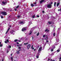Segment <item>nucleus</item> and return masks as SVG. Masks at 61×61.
Masks as SVG:
<instances>
[{
	"label": "nucleus",
	"instance_id": "obj_1",
	"mask_svg": "<svg viewBox=\"0 0 61 61\" xmlns=\"http://www.w3.org/2000/svg\"><path fill=\"white\" fill-rule=\"evenodd\" d=\"M52 6V4H47L46 5V7L48 8H51Z\"/></svg>",
	"mask_w": 61,
	"mask_h": 61
},
{
	"label": "nucleus",
	"instance_id": "obj_2",
	"mask_svg": "<svg viewBox=\"0 0 61 61\" xmlns=\"http://www.w3.org/2000/svg\"><path fill=\"white\" fill-rule=\"evenodd\" d=\"M1 14L3 15H7V14H6V12H1Z\"/></svg>",
	"mask_w": 61,
	"mask_h": 61
},
{
	"label": "nucleus",
	"instance_id": "obj_3",
	"mask_svg": "<svg viewBox=\"0 0 61 61\" xmlns=\"http://www.w3.org/2000/svg\"><path fill=\"white\" fill-rule=\"evenodd\" d=\"M31 46V45L30 44H28L27 46V48L28 49H29Z\"/></svg>",
	"mask_w": 61,
	"mask_h": 61
},
{
	"label": "nucleus",
	"instance_id": "obj_4",
	"mask_svg": "<svg viewBox=\"0 0 61 61\" xmlns=\"http://www.w3.org/2000/svg\"><path fill=\"white\" fill-rule=\"evenodd\" d=\"M26 30V29L25 28H22L21 30L22 31H25V30Z\"/></svg>",
	"mask_w": 61,
	"mask_h": 61
},
{
	"label": "nucleus",
	"instance_id": "obj_5",
	"mask_svg": "<svg viewBox=\"0 0 61 61\" xmlns=\"http://www.w3.org/2000/svg\"><path fill=\"white\" fill-rule=\"evenodd\" d=\"M45 1V0H40V4H42L43 2H44Z\"/></svg>",
	"mask_w": 61,
	"mask_h": 61
},
{
	"label": "nucleus",
	"instance_id": "obj_6",
	"mask_svg": "<svg viewBox=\"0 0 61 61\" xmlns=\"http://www.w3.org/2000/svg\"><path fill=\"white\" fill-rule=\"evenodd\" d=\"M6 41H5V43L6 44H7V42L9 43V41H8V40L7 39Z\"/></svg>",
	"mask_w": 61,
	"mask_h": 61
},
{
	"label": "nucleus",
	"instance_id": "obj_7",
	"mask_svg": "<svg viewBox=\"0 0 61 61\" xmlns=\"http://www.w3.org/2000/svg\"><path fill=\"white\" fill-rule=\"evenodd\" d=\"M14 32L15 30H12L10 31V33H11V34H13V33H14Z\"/></svg>",
	"mask_w": 61,
	"mask_h": 61
},
{
	"label": "nucleus",
	"instance_id": "obj_8",
	"mask_svg": "<svg viewBox=\"0 0 61 61\" xmlns=\"http://www.w3.org/2000/svg\"><path fill=\"white\" fill-rule=\"evenodd\" d=\"M42 47H40L39 48V49L38 50V52H40L41 50V49H42Z\"/></svg>",
	"mask_w": 61,
	"mask_h": 61
},
{
	"label": "nucleus",
	"instance_id": "obj_9",
	"mask_svg": "<svg viewBox=\"0 0 61 61\" xmlns=\"http://www.w3.org/2000/svg\"><path fill=\"white\" fill-rule=\"evenodd\" d=\"M10 28H8V30H7V32H6L5 33V34H7V33H8V31L9 30H10Z\"/></svg>",
	"mask_w": 61,
	"mask_h": 61
},
{
	"label": "nucleus",
	"instance_id": "obj_10",
	"mask_svg": "<svg viewBox=\"0 0 61 61\" xmlns=\"http://www.w3.org/2000/svg\"><path fill=\"white\" fill-rule=\"evenodd\" d=\"M20 23L21 25H23L24 24V22L23 21L20 22Z\"/></svg>",
	"mask_w": 61,
	"mask_h": 61
},
{
	"label": "nucleus",
	"instance_id": "obj_11",
	"mask_svg": "<svg viewBox=\"0 0 61 61\" xmlns=\"http://www.w3.org/2000/svg\"><path fill=\"white\" fill-rule=\"evenodd\" d=\"M22 45V44H19L18 45H17V46L19 47V46H21Z\"/></svg>",
	"mask_w": 61,
	"mask_h": 61
},
{
	"label": "nucleus",
	"instance_id": "obj_12",
	"mask_svg": "<svg viewBox=\"0 0 61 61\" xmlns=\"http://www.w3.org/2000/svg\"><path fill=\"white\" fill-rule=\"evenodd\" d=\"M19 51H20V50H19L18 51H17V53L18 54H19L20 53V52Z\"/></svg>",
	"mask_w": 61,
	"mask_h": 61
},
{
	"label": "nucleus",
	"instance_id": "obj_13",
	"mask_svg": "<svg viewBox=\"0 0 61 61\" xmlns=\"http://www.w3.org/2000/svg\"><path fill=\"white\" fill-rule=\"evenodd\" d=\"M60 4V3H58L57 4V7H58V6H59V5Z\"/></svg>",
	"mask_w": 61,
	"mask_h": 61
},
{
	"label": "nucleus",
	"instance_id": "obj_14",
	"mask_svg": "<svg viewBox=\"0 0 61 61\" xmlns=\"http://www.w3.org/2000/svg\"><path fill=\"white\" fill-rule=\"evenodd\" d=\"M30 5L32 7H34V5H33V4H31Z\"/></svg>",
	"mask_w": 61,
	"mask_h": 61
},
{
	"label": "nucleus",
	"instance_id": "obj_15",
	"mask_svg": "<svg viewBox=\"0 0 61 61\" xmlns=\"http://www.w3.org/2000/svg\"><path fill=\"white\" fill-rule=\"evenodd\" d=\"M2 3L3 4H4V5H5V4H6V2H5L4 1H3Z\"/></svg>",
	"mask_w": 61,
	"mask_h": 61
},
{
	"label": "nucleus",
	"instance_id": "obj_16",
	"mask_svg": "<svg viewBox=\"0 0 61 61\" xmlns=\"http://www.w3.org/2000/svg\"><path fill=\"white\" fill-rule=\"evenodd\" d=\"M18 41V40L16 39L14 41L15 42H17V41Z\"/></svg>",
	"mask_w": 61,
	"mask_h": 61
},
{
	"label": "nucleus",
	"instance_id": "obj_17",
	"mask_svg": "<svg viewBox=\"0 0 61 61\" xmlns=\"http://www.w3.org/2000/svg\"><path fill=\"white\" fill-rule=\"evenodd\" d=\"M56 2H55L54 3V6L55 7L56 6Z\"/></svg>",
	"mask_w": 61,
	"mask_h": 61
},
{
	"label": "nucleus",
	"instance_id": "obj_18",
	"mask_svg": "<svg viewBox=\"0 0 61 61\" xmlns=\"http://www.w3.org/2000/svg\"><path fill=\"white\" fill-rule=\"evenodd\" d=\"M47 39H48V37L47 36V37L46 38H45L44 39L45 40H47Z\"/></svg>",
	"mask_w": 61,
	"mask_h": 61
},
{
	"label": "nucleus",
	"instance_id": "obj_19",
	"mask_svg": "<svg viewBox=\"0 0 61 61\" xmlns=\"http://www.w3.org/2000/svg\"><path fill=\"white\" fill-rule=\"evenodd\" d=\"M35 15H34L33 16H32V17H33V18H35Z\"/></svg>",
	"mask_w": 61,
	"mask_h": 61
},
{
	"label": "nucleus",
	"instance_id": "obj_20",
	"mask_svg": "<svg viewBox=\"0 0 61 61\" xmlns=\"http://www.w3.org/2000/svg\"><path fill=\"white\" fill-rule=\"evenodd\" d=\"M56 41L57 42H58L59 41V39H58L56 40Z\"/></svg>",
	"mask_w": 61,
	"mask_h": 61
},
{
	"label": "nucleus",
	"instance_id": "obj_21",
	"mask_svg": "<svg viewBox=\"0 0 61 61\" xmlns=\"http://www.w3.org/2000/svg\"><path fill=\"white\" fill-rule=\"evenodd\" d=\"M48 23L49 24H51L52 23V22H48Z\"/></svg>",
	"mask_w": 61,
	"mask_h": 61
},
{
	"label": "nucleus",
	"instance_id": "obj_22",
	"mask_svg": "<svg viewBox=\"0 0 61 61\" xmlns=\"http://www.w3.org/2000/svg\"><path fill=\"white\" fill-rule=\"evenodd\" d=\"M39 33L38 32L37 34V36H39Z\"/></svg>",
	"mask_w": 61,
	"mask_h": 61
},
{
	"label": "nucleus",
	"instance_id": "obj_23",
	"mask_svg": "<svg viewBox=\"0 0 61 61\" xmlns=\"http://www.w3.org/2000/svg\"><path fill=\"white\" fill-rule=\"evenodd\" d=\"M39 55H40V54H39V52H38L37 56H39Z\"/></svg>",
	"mask_w": 61,
	"mask_h": 61
},
{
	"label": "nucleus",
	"instance_id": "obj_24",
	"mask_svg": "<svg viewBox=\"0 0 61 61\" xmlns=\"http://www.w3.org/2000/svg\"><path fill=\"white\" fill-rule=\"evenodd\" d=\"M53 36H55V35H56V33H53Z\"/></svg>",
	"mask_w": 61,
	"mask_h": 61
},
{
	"label": "nucleus",
	"instance_id": "obj_25",
	"mask_svg": "<svg viewBox=\"0 0 61 61\" xmlns=\"http://www.w3.org/2000/svg\"><path fill=\"white\" fill-rule=\"evenodd\" d=\"M27 44H28V42H27V43H24V45H27Z\"/></svg>",
	"mask_w": 61,
	"mask_h": 61
},
{
	"label": "nucleus",
	"instance_id": "obj_26",
	"mask_svg": "<svg viewBox=\"0 0 61 61\" xmlns=\"http://www.w3.org/2000/svg\"><path fill=\"white\" fill-rule=\"evenodd\" d=\"M19 7V6L18 5L17 6V7H16V8H18Z\"/></svg>",
	"mask_w": 61,
	"mask_h": 61
},
{
	"label": "nucleus",
	"instance_id": "obj_27",
	"mask_svg": "<svg viewBox=\"0 0 61 61\" xmlns=\"http://www.w3.org/2000/svg\"><path fill=\"white\" fill-rule=\"evenodd\" d=\"M60 51L59 50H57V52H59Z\"/></svg>",
	"mask_w": 61,
	"mask_h": 61
},
{
	"label": "nucleus",
	"instance_id": "obj_28",
	"mask_svg": "<svg viewBox=\"0 0 61 61\" xmlns=\"http://www.w3.org/2000/svg\"><path fill=\"white\" fill-rule=\"evenodd\" d=\"M17 17H18V18H19V17H21V16H20V15H18L17 16Z\"/></svg>",
	"mask_w": 61,
	"mask_h": 61
},
{
	"label": "nucleus",
	"instance_id": "obj_29",
	"mask_svg": "<svg viewBox=\"0 0 61 61\" xmlns=\"http://www.w3.org/2000/svg\"><path fill=\"white\" fill-rule=\"evenodd\" d=\"M36 58H39V56H38L37 55V56Z\"/></svg>",
	"mask_w": 61,
	"mask_h": 61
},
{
	"label": "nucleus",
	"instance_id": "obj_30",
	"mask_svg": "<svg viewBox=\"0 0 61 61\" xmlns=\"http://www.w3.org/2000/svg\"><path fill=\"white\" fill-rule=\"evenodd\" d=\"M3 46V45L2 44H0V47H2Z\"/></svg>",
	"mask_w": 61,
	"mask_h": 61
},
{
	"label": "nucleus",
	"instance_id": "obj_31",
	"mask_svg": "<svg viewBox=\"0 0 61 61\" xmlns=\"http://www.w3.org/2000/svg\"><path fill=\"white\" fill-rule=\"evenodd\" d=\"M58 11H61V8L60 9H59L58 10Z\"/></svg>",
	"mask_w": 61,
	"mask_h": 61
},
{
	"label": "nucleus",
	"instance_id": "obj_32",
	"mask_svg": "<svg viewBox=\"0 0 61 61\" xmlns=\"http://www.w3.org/2000/svg\"><path fill=\"white\" fill-rule=\"evenodd\" d=\"M51 52L53 51V49H51Z\"/></svg>",
	"mask_w": 61,
	"mask_h": 61
},
{
	"label": "nucleus",
	"instance_id": "obj_33",
	"mask_svg": "<svg viewBox=\"0 0 61 61\" xmlns=\"http://www.w3.org/2000/svg\"><path fill=\"white\" fill-rule=\"evenodd\" d=\"M46 37V35H44L43 36V37Z\"/></svg>",
	"mask_w": 61,
	"mask_h": 61
},
{
	"label": "nucleus",
	"instance_id": "obj_34",
	"mask_svg": "<svg viewBox=\"0 0 61 61\" xmlns=\"http://www.w3.org/2000/svg\"><path fill=\"white\" fill-rule=\"evenodd\" d=\"M47 31V29H46V30H45V32H46V31Z\"/></svg>",
	"mask_w": 61,
	"mask_h": 61
},
{
	"label": "nucleus",
	"instance_id": "obj_35",
	"mask_svg": "<svg viewBox=\"0 0 61 61\" xmlns=\"http://www.w3.org/2000/svg\"><path fill=\"white\" fill-rule=\"evenodd\" d=\"M42 12L43 13H45V11H44V10H43L42 11Z\"/></svg>",
	"mask_w": 61,
	"mask_h": 61
},
{
	"label": "nucleus",
	"instance_id": "obj_36",
	"mask_svg": "<svg viewBox=\"0 0 61 61\" xmlns=\"http://www.w3.org/2000/svg\"><path fill=\"white\" fill-rule=\"evenodd\" d=\"M9 48H11V46H9Z\"/></svg>",
	"mask_w": 61,
	"mask_h": 61
},
{
	"label": "nucleus",
	"instance_id": "obj_37",
	"mask_svg": "<svg viewBox=\"0 0 61 61\" xmlns=\"http://www.w3.org/2000/svg\"><path fill=\"white\" fill-rule=\"evenodd\" d=\"M46 43H48L49 42L48 41H47V40H46Z\"/></svg>",
	"mask_w": 61,
	"mask_h": 61
},
{
	"label": "nucleus",
	"instance_id": "obj_38",
	"mask_svg": "<svg viewBox=\"0 0 61 61\" xmlns=\"http://www.w3.org/2000/svg\"><path fill=\"white\" fill-rule=\"evenodd\" d=\"M1 18H4V17H3V16H1Z\"/></svg>",
	"mask_w": 61,
	"mask_h": 61
},
{
	"label": "nucleus",
	"instance_id": "obj_39",
	"mask_svg": "<svg viewBox=\"0 0 61 61\" xmlns=\"http://www.w3.org/2000/svg\"><path fill=\"white\" fill-rule=\"evenodd\" d=\"M14 10H15V11H17V10L15 8V9H14Z\"/></svg>",
	"mask_w": 61,
	"mask_h": 61
},
{
	"label": "nucleus",
	"instance_id": "obj_40",
	"mask_svg": "<svg viewBox=\"0 0 61 61\" xmlns=\"http://www.w3.org/2000/svg\"><path fill=\"white\" fill-rule=\"evenodd\" d=\"M36 2H35L34 3V5H36Z\"/></svg>",
	"mask_w": 61,
	"mask_h": 61
},
{
	"label": "nucleus",
	"instance_id": "obj_41",
	"mask_svg": "<svg viewBox=\"0 0 61 61\" xmlns=\"http://www.w3.org/2000/svg\"><path fill=\"white\" fill-rule=\"evenodd\" d=\"M21 47H18V48H19V49H21Z\"/></svg>",
	"mask_w": 61,
	"mask_h": 61
},
{
	"label": "nucleus",
	"instance_id": "obj_42",
	"mask_svg": "<svg viewBox=\"0 0 61 61\" xmlns=\"http://www.w3.org/2000/svg\"><path fill=\"white\" fill-rule=\"evenodd\" d=\"M39 17V15H37V17Z\"/></svg>",
	"mask_w": 61,
	"mask_h": 61
},
{
	"label": "nucleus",
	"instance_id": "obj_43",
	"mask_svg": "<svg viewBox=\"0 0 61 61\" xmlns=\"http://www.w3.org/2000/svg\"><path fill=\"white\" fill-rule=\"evenodd\" d=\"M30 33L32 34V31H30Z\"/></svg>",
	"mask_w": 61,
	"mask_h": 61
},
{
	"label": "nucleus",
	"instance_id": "obj_44",
	"mask_svg": "<svg viewBox=\"0 0 61 61\" xmlns=\"http://www.w3.org/2000/svg\"><path fill=\"white\" fill-rule=\"evenodd\" d=\"M11 59H13V56H12V57H11Z\"/></svg>",
	"mask_w": 61,
	"mask_h": 61
},
{
	"label": "nucleus",
	"instance_id": "obj_45",
	"mask_svg": "<svg viewBox=\"0 0 61 61\" xmlns=\"http://www.w3.org/2000/svg\"><path fill=\"white\" fill-rule=\"evenodd\" d=\"M16 43L17 44H19V43L18 42H17Z\"/></svg>",
	"mask_w": 61,
	"mask_h": 61
},
{
	"label": "nucleus",
	"instance_id": "obj_46",
	"mask_svg": "<svg viewBox=\"0 0 61 61\" xmlns=\"http://www.w3.org/2000/svg\"><path fill=\"white\" fill-rule=\"evenodd\" d=\"M49 60H50V59L48 58V61H49Z\"/></svg>",
	"mask_w": 61,
	"mask_h": 61
},
{
	"label": "nucleus",
	"instance_id": "obj_47",
	"mask_svg": "<svg viewBox=\"0 0 61 61\" xmlns=\"http://www.w3.org/2000/svg\"><path fill=\"white\" fill-rule=\"evenodd\" d=\"M18 41H19V42H21V41L20 40H18Z\"/></svg>",
	"mask_w": 61,
	"mask_h": 61
},
{
	"label": "nucleus",
	"instance_id": "obj_48",
	"mask_svg": "<svg viewBox=\"0 0 61 61\" xmlns=\"http://www.w3.org/2000/svg\"><path fill=\"white\" fill-rule=\"evenodd\" d=\"M12 55H13V54H11V56H12Z\"/></svg>",
	"mask_w": 61,
	"mask_h": 61
},
{
	"label": "nucleus",
	"instance_id": "obj_49",
	"mask_svg": "<svg viewBox=\"0 0 61 61\" xmlns=\"http://www.w3.org/2000/svg\"><path fill=\"white\" fill-rule=\"evenodd\" d=\"M60 60H61V57H60V59H59Z\"/></svg>",
	"mask_w": 61,
	"mask_h": 61
},
{
	"label": "nucleus",
	"instance_id": "obj_50",
	"mask_svg": "<svg viewBox=\"0 0 61 61\" xmlns=\"http://www.w3.org/2000/svg\"><path fill=\"white\" fill-rule=\"evenodd\" d=\"M32 49H33V50H34V48L32 47Z\"/></svg>",
	"mask_w": 61,
	"mask_h": 61
},
{
	"label": "nucleus",
	"instance_id": "obj_51",
	"mask_svg": "<svg viewBox=\"0 0 61 61\" xmlns=\"http://www.w3.org/2000/svg\"><path fill=\"white\" fill-rule=\"evenodd\" d=\"M51 4H53V2H51Z\"/></svg>",
	"mask_w": 61,
	"mask_h": 61
},
{
	"label": "nucleus",
	"instance_id": "obj_52",
	"mask_svg": "<svg viewBox=\"0 0 61 61\" xmlns=\"http://www.w3.org/2000/svg\"><path fill=\"white\" fill-rule=\"evenodd\" d=\"M31 34V33H30H30H29L30 35Z\"/></svg>",
	"mask_w": 61,
	"mask_h": 61
},
{
	"label": "nucleus",
	"instance_id": "obj_53",
	"mask_svg": "<svg viewBox=\"0 0 61 61\" xmlns=\"http://www.w3.org/2000/svg\"><path fill=\"white\" fill-rule=\"evenodd\" d=\"M39 46H38L37 47V48H39Z\"/></svg>",
	"mask_w": 61,
	"mask_h": 61
},
{
	"label": "nucleus",
	"instance_id": "obj_54",
	"mask_svg": "<svg viewBox=\"0 0 61 61\" xmlns=\"http://www.w3.org/2000/svg\"><path fill=\"white\" fill-rule=\"evenodd\" d=\"M8 52H9V51H7V53H8Z\"/></svg>",
	"mask_w": 61,
	"mask_h": 61
},
{
	"label": "nucleus",
	"instance_id": "obj_55",
	"mask_svg": "<svg viewBox=\"0 0 61 61\" xmlns=\"http://www.w3.org/2000/svg\"><path fill=\"white\" fill-rule=\"evenodd\" d=\"M33 45H32V46H31V48H33Z\"/></svg>",
	"mask_w": 61,
	"mask_h": 61
},
{
	"label": "nucleus",
	"instance_id": "obj_56",
	"mask_svg": "<svg viewBox=\"0 0 61 61\" xmlns=\"http://www.w3.org/2000/svg\"><path fill=\"white\" fill-rule=\"evenodd\" d=\"M36 49H34V51H36Z\"/></svg>",
	"mask_w": 61,
	"mask_h": 61
},
{
	"label": "nucleus",
	"instance_id": "obj_57",
	"mask_svg": "<svg viewBox=\"0 0 61 61\" xmlns=\"http://www.w3.org/2000/svg\"><path fill=\"white\" fill-rule=\"evenodd\" d=\"M47 32H49V30H48L47 31Z\"/></svg>",
	"mask_w": 61,
	"mask_h": 61
},
{
	"label": "nucleus",
	"instance_id": "obj_58",
	"mask_svg": "<svg viewBox=\"0 0 61 61\" xmlns=\"http://www.w3.org/2000/svg\"><path fill=\"white\" fill-rule=\"evenodd\" d=\"M51 61H53V60H52V59H51Z\"/></svg>",
	"mask_w": 61,
	"mask_h": 61
},
{
	"label": "nucleus",
	"instance_id": "obj_59",
	"mask_svg": "<svg viewBox=\"0 0 61 61\" xmlns=\"http://www.w3.org/2000/svg\"><path fill=\"white\" fill-rule=\"evenodd\" d=\"M27 38H26V39L25 40H27Z\"/></svg>",
	"mask_w": 61,
	"mask_h": 61
},
{
	"label": "nucleus",
	"instance_id": "obj_60",
	"mask_svg": "<svg viewBox=\"0 0 61 61\" xmlns=\"http://www.w3.org/2000/svg\"><path fill=\"white\" fill-rule=\"evenodd\" d=\"M9 27H11V25Z\"/></svg>",
	"mask_w": 61,
	"mask_h": 61
},
{
	"label": "nucleus",
	"instance_id": "obj_61",
	"mask_svg": "<svg viewBox=\"0 0 61 61\" xmlns=\"http://www.w3.org/2000/svg\"><path fill=\"white\" fill-rule=\"evenodd\" d=\"M11 59V61H13V59Z\"/></svg>",
	"mask_w": 61,
	"mask_h": 61
},
{
	"label": "nucleus",
	"instance_id": "obj_62",
	"mask_svg": "<svg viewBox=\"0 0 61 61\" xmlns=\"http://www.w3.org/2000/svg\"><path fill=\"white\" fill-rule=\"evenodd\" d=\"M32 39H33V37H32Z\"/></svg>",
	"mask_w": 61,
	"mask_h": 61
},
{
	"label": "nucleus",
	"instance_id": "obj_63",
	"mask_svg": "<svg viewBox=\"0 0 61 61\" xmlns=\"http://www.w3.org/2000/svg\"><path fill=\"white\" fill-rule=\"evenodd\" d=\"M1 44V42H0V45Z\"/></svg>",
	"mask_w": 61,
	"mask_h": 61
},
{
	"label": "nucleus",
	"instance_id": "obj_64",
	"mask_svg": "<svg viewBox=\"0 0 61 61\" xmlns=\"http://www.w3.org/2000/svg\"><path fill=\"white\" fill-rule=\"evenodd\" d=\"M52 61H55V60H53Z\"/></svg>",
	"mask_w": 61,
	"mask_h": 61
}]
</instances>
